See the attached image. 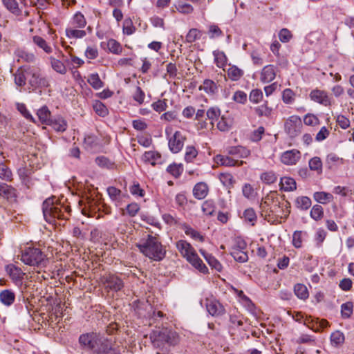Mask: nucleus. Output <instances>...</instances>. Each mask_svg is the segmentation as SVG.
Wrapping results in <instances>:
<instances>
[{
    "mask_svg": "<svg viewBox=\"0 0 354 354\" xmlns=\"http://www.w3.org/2000/svg\"><path fill=\"white\" fill-rule=\"evenodd\" d=\"M150 339L154 347L162 349L166 344L174 346L178 342L177 333L168 328L153 330L150 335Z\"/></svg>",
    "mask_w": 354,
    "mask_h": 354,
    "instance_id": "5",
    "label": "nucleus"
},
{
    "mask_svg": "<svg viewBox=\"0 0 354 354\" xmlns=\"http://www.w3.org/2000/svg\"><path fill=\"white\" fill-rule=\"evenodd\" d=\"M0 197L10 201H15L17 198L16 189L11 185L0 182Z\"/></svg>",
    "mask_w": 354,
    "mask_h": 354,
    "instance_id": "14",
    "label": "nucleus"
},
{
    "mask_svg": "<svg viewBox=\"0 0 354 354\" xmlns=\"http://www.w3.org/2000/svg\"><path fill=\"white\" fill-rule=\"evenodd\" d=\"M199 89L203 90L207 94H214L217 91L216 84L209 79L205 80L203 85L200 86Z\"/></svg>",
    "mask_w": 354,
    "mask_h": 354,
    "instance_id": "31",
    "label": "nucleus"
},
{
    "mask_svg": "<svg viewBox=\"0 0 354 354\" xmlns=\"http://www.w3.org/2000/svg\"><path fill=\"white\" fill-rule=\"evenodd\" d=\"M314 199L322 204H327L333 201V196L328 192H317L313 194Z\"/></svg>",
    "mask_w": 354,
    "mask_h": 354,
    "instance_id": "26",
    "label": "nucleus"
},
{
    "mask_svg": "<svg viewBox=\"0 0 354 354\" xmlns=\"http://www.w3.org/2000/svg\"><path fill=\"white\" fill-rule=\"evenodd\" d=\"M232 99L236 102L240 104H245V102L247 101V95L243 91H238L234 93Z\"/></svg>",
    "mask_w": 354,
    "mask_h": 354,
    "instance_id": "64",
    "label": "nucleus"
},
{
    "mask_svg": "<svg viewBox=\"0 0 354 354\" xmlns=\"http://www.w3.org/2000/svg\"><path fill=\"white\" fill-rule=\"evenodd\" d=\"M301 127V120L297 115L289 117L284 124L286 132L292 138L297 136L300 133Z\"/></svg>",
    "mask_w": 354,
    "mask_h": 354,
    "instance_id": "10",
    "label": "nucleus"
},
{
    "mask_svg": "<svg viewBox=\"0 0 354 354\" xmlns=\"http://www.w3.org/2000/svg\"><path fill=\"white\" fill-rule=\"evenodd\" d=\"M29 88L32 91L46 88L50 86L48 78L44 75L41 70L35 66H28L26 71Z\"/></svg>",
    "mask_w": 354,
    "mask_h": 354,
    "instance_id": "7",
    "label": "nucleus"
},
{
    "mask_svg": "<svg viewBox=\"0 0 354 354\" xmlns=\"http://www.w3.org/2000/svg\"><path fill=\"white\" fill-rule=\"evenodd\" d=\"M310 217L315 221H319L324 216L323 207L319 205H315L310 212Z\"/></svg>",
    "mask_w": 354,
    "mask_h": 354,
    "instance_id": "47",
    "label": "nucleus"
},
{
    "mask_svg": "<svg viewBox=\"0 0 354 354\" xmlns=\"http://www.w3.org/2000/svg\"><path fill=\"white\" fill-rule=\"evenodd\" d=\"M27 71L28 66H23L17 70L14 74V80L17 86L22 87L28 82Z\"/></svg>",
    "mask_w": 354,
    "mask_h": 354,
    "instance_id": "17",
    "label": "nucleus"
},
{
    "mask_svg": "<svg viewBox=\"0 0 354 354\" xmlns=\"http://www.w3.org/2000/svg\"><path fill=\"white\" fill-rule=\"evenodd\" d=\"M290 203L283 199L277 196L276 192H270L264 198H263L260 207L261 209V215L265 216V218L270 221L267 216H270V214L274 216H287L290 211Z\"/></svg>",
    "mask_w": 354,
    "mask_h": 354,
    "instance_id": "1",
    "label": "nucleus"
},
{
    "mask_svg": "<svg viewBox=\"0 0 354 354\" xmlns=\"http://www.w3.org/2000/svg\"><path fill=\"white\" fill-rule=\"evenodd\" d=\"M6 270L10 277L15 281H21L24 278V273L21 269L13 264L6 266Z\"/></svg>",
    "mask_w": 354,
    "mask_h": 354,
    "instance_id": "19",
    "label": "nucleus"
},
{
    "mask_svg": "<svg viewBox=\"0 0 354 354\" xmlns=\"http://www.w3.org/2000/svg\"><path fill=\"white\" fill-rule=\"evenodd\" d=\"M88 82L95 89H99L103 86V82L97 73L91 74L88 77Z\"/></svg>",
    "mask_w": 354,
    "mask_h": 354,
    "instance_id": "44",
    "label": "nucleus"
},
{
    "mask_svg": "<svg viewBox=\"0 0 354 354\" xmlns=\"http://www.w3.org/2000/svg\"><path fill=\"white\" fill-rule=\"evenodd\" d=\"M143 158L145 162H148L152 165H155L156 162L160 158V155L156 151H149L145 153Z\"/></svg>",
    "mask_w": 354,
    "mask_h": 354,
    "instance_id": "45",
    "label": "nucleus"
},
{
    "mask_svg": "<svg viewBox=\"0 0 354 354\" xmlns=\"http://www.w3.org/2000/svg\"><path fill=\"white\" fill-rule=\"evenodd\" d=\"M309 96L311 100L323 106H328L331 105V97L325 91L314 89L310 93Z\"/></svg>",
    "mask_w": 354,
    "mask_h": 354,
    "instance_id": "12",
    "label": "nucleus"
},
{
    "mask_svg": "<svg viewBox=\"0 0 354 354\" xmlns=\"http://www.w3.org/2000/svg\"><path fill=\"white\" fill-rule=\"evenodd\" d=\"M198 151L194 146H187L185 149V160L187 162H191L197 156Z\"/></svg>",
    "mask_w": 354,
    "mask_h": 354,
    "instance_id": "50",
    "label": "nucleus"
},
{
    "mask_svg": "<svg viewBox=\"0 0 354 354\" xmlns=\"http://www.w3.org/2000/svg\"><path fill=\"white\" fill-rule=\"evenodd\" d=\"M201 254L203 256L208 264L216 270L220 272L222 270V266L221 263L212 254L206 252L204 250L201 249Z\"/></svg>",
    "mask_w": 354,
    "mask_h": 354,
    "instance_id": "22",
    "label": "nucleus"
},
{
    "mask_svg": "<svg viewBox=\"0 0 354 354\" xmlns=\"http://www.w3.org/2000/svg\"><path fill=\"white\" fill-rule=\"evenodd\" d=\"M20 260L26 265L40 268L46 267L48 262L46 255L40 249L30 247L21 251Z\"/></svg>",
    "mask_w": 354,
    "mask_h": 354,
    "instance_id": "6",
    "label": "nucleus"
},
{
    "mask_svg": "<svg viewBox=\"0 0 354 354\" xmlns=\"http://www.w3.org/2000/svg\"><path fill=\"white\" fill-rule=\"evenodd\" d=\"M185 232L187 235L190 236L192 238L199 240L201 242L204 241V237L196 230L190 227H186Z\"/></svg>",
    "mask_w": 354,
    "mask_h": 354,
    "instance_id": "61",
    "label": "nucleus"
},
{
    "mask_svg": "<svg viewBox=\"0 0 354 354\" xmlns=\"http://www.w3.org/2000/svg\"><path fill=\"white\" fill-rule=\"evenodd\" d=\"M301 158V153L297 149L288 150L281 156V161L286 165H295Z\"/></svg>",
    "mask_w": 354,
    "mask_h": 354,
    "instance_id": "13",
    "label": "nucleus"
},
{
    "mask_svg": "<svg viewBox=\"0 0 354 354\" xmlns=\"http://www.w3.org/2000/svg\"><path fill=\"white\" fill-rule=\"evenodd\" d=\"M294 292L296 296L301 299H306L308 297V291L304 284L297 283L294 287Z\"/></svg>",
    "mask_w": 354,
    "mask_h": 354,
    "instance_id": "35",
    "label": "nucleus"
},
{
    "mask_svg": "<svg viewBox=\"0 0 354 354\" xmlns=\"http://www.w3.org/2000/svg\"><path fill=\"white\" fill-rule=\"evenodd\" d=\"M15 299V294L11 290H4L0 292V301L4 305H12Z\"/></svg>",
    "mask_w": 354,
    "mask_h": 354,
    "instance_id": "23",
    "label": "nucleus"
},
{
    "mask_svg": "<svg viewBox=\"0 0 354 354\" xmlns=\"http://www.w3.org/2000/svg\"><path fill=\"white\" fill-rule=\"evenodd\" d=\"M282 99L284 103L290 104L295 100V93L290 88H286L283 91Z\"/></svg>",
    "mask_w": 354,
    "mask_h": 354,
    "instance_id": "62",
    "label": "nucleus"
},
{
    "mask_svg": "<svg viewBox=\"0 0 354 354\" xmlns=\"http://www.w3.org/2000/svg\"><path fill=\"white\" fill-rule=\"evenodd\" d=\"M107 48L113 54L119 55L122 53V46L115 39H110L107 42Z\"/></svg>",
    "mask_w": 354,
    "mask_h": 354,
    "instance_id": "42",
    "label": "nucleus"
},
{
    "mask_svg": "<svg viewBox=\"0 0 354 354\" xmlns=\"http://www.w3.org/2000/svg\"><path fill=\"white\" fill-rule=\"evenodd\" d=\"M86 25V21L84 16L81 12L76 13L71 21V26L77 28H83Z\"/></svg>",
    "mask_w": 354,
    "mask_h": 354,
    "instance_id": "34",
    "label": "nucleus"
},
{
    "mask_svg": "<svg viewBox=\"0 0 354 354\" xmlns=\"http://www.w3.org/2000/svg\"><path fill=\"white\" fill-rule=\"evenodd\" d=\"M140 252L149 259L160 261L162 260L166 251L156 236L148 234L147 239H142L136 244Z\"/></svg>",
    "mask_w": 354,
    "mask_h": 354,
    "instance_id": "2",
    "label": "nucleus"
},
{
    "mask_svg": "<svg viewBox=\"0 0 354 354\" xmlns=\"http://www.w3.org/2000/svg\"><path fill=\"white\" fill-rule=\"evenodd\" d=\"M48 125L51 126L55 131L63 132L66 129L67 124L62 118H57L51 120Z\"/></svg>",
    "mask_w": 354,
    "mask_h": 354,
    "instance_id": "32",
    "label": "nucleus"
},
{
    "mask_svg": "<svg viewBox=\"0 0 354 354\" xmlns=\"http://www.w3.org/2000/svg\"><path fill=\"white\" fill-rule=\"evenodd\" d=\"M307 235L306 232L297 230L294 232L292 234V245L296 248H300L302 247L303 237Z\"/></svg>",
    "mask_w": 354,
    "mask_h": 354,
    "instance_id": "38",
    "label": "nucleus"
},
{
    "mask_svg": "<svg viewBox=\"0 0 354 354\" xmlns=\"http://www.w3.org/2000/svg\"><path fill=\"white\" fill-rule=\"evenodd\" d=\"M280 185L281 186V189L285 192H291L297 189L295 179L290 177L285 176L281 178Z\"/></svg>",
    "mask_w": 354,
    "mask_h": 354,
    "instance_id": "25",
    "label": "nucleus"
},
{
    "mask_svg": "<svg viewBox=\"0 0 354 354\" xmlns=\"http://www.w3.org/2000/svg\"><path fill=\"white\" fill-rule=\"evenodd\" d=\"M208 194V186L205 183H197L193 189V194L197 199L201 200L206 197Z\"/></svg>",
    "mask_w": 354,
    "mask_h": 354,
    "instance_id": "20",
    "label": "nucleus"
},
{
    "mask_svg": "<svg viewBox=\"0 0 354 354\" xmlns=\"http://www.w3.org/2000/svg\"><path fill=\"white\" fill-rule=\"evenodd\" d=\"M219 179L224 186L230 189L233 187L235 180L233 176L229 173H222L219 175Z\"/></svg>",
    "mask_w": 354,
    "mask_h": 354,
    "instance_id": "40",
    "label": "nucleus"
},
{
    "mask_svg": "<svg viewBox=\"0 0 354 354\" xmlns=\"http://www.w3.org/2000/svg\"><path fill=\"white\" fill-rule=\"evenodd\" d=\"M243 75V71L236 66H230L227 70L228 77L232 81L239 80Z\"/></svg>",
    "mask_w": 354,
    "mask_h": 354,
    "instance_id": "39",
    "label": "nucleus"
},
{
    "mask_svg": "<svg viewBox=\"0 0 354 354\" xmlns=\"http://www.w3.org/2000/svg\"><path fill=\"white\" fill-rule=\"evenodd\" d=\"M96 354H121L120 351L114 348L112 343L103 339L100 346L96 350Z\"/></svg>",
    "mask_w": 354,
    "mask_h": 354,
    "instance_id": "15",
    "label": "nucleus"
},
{
    "mask_svg": "<svg viewBox=\"0 0 354 354\" xmlns=\"http://www.w3.org/2000/svg\"><path fill=\"white\" fill-rule=\"evenodd\" d=\"M344 342V335L339 330H336L330 335L331 344L335 347L341 346Z\"/></svg>",
    "mask_w": 354,
    "mask_h": 354,
    "instance_id": "37",
    "label": "nucleus"
},
{
    "mask_svg": "<svg viewBox=\"0 0 354 354\" xmlns=\"http://www.w3.org/2000/svg\"><path fill=\"white\" fill-rule=\"evenodd\" d=\"M353 303L351 301H348L346 303L343 304L341 306L342 317L344 319L349 318L353 313Z\"/></svg>",
    "mask_w": 354,
    "mask_h": 354,
    "instance_id": "43",
    "label": "nucleus"
},
{
    "mask_svg": "<svg viewBox=\"0 0 354 354\" xmlns=\"http://www.w3.org/2000/svg\"><path fill=\"white\" fill-rule=\"evenodd\" d=\"M277 179V176L272 171L264 172L261 175V180L268 185L274 183Z\"/></svg>",
    "mask_w": 354,
    "mask_h": 354,
    "instance_id": "56",
    "label": "nucleus"
},
{
    "mask_svg": "<svg viewBox=\"0 0 354 354\" xmlns=\"http://www.w3.org/2000/svg\"><path fill=\"white\" fill-rule=\"evenodd\" d=\"M309 168L312 171H316L317 174H321L322 171V162L319 157H313L309 160Z\"/></svg>",
    "mask_w": 354,
    "mask_h": 354,
    "instance_id": "41",
    "label": "nucleus"
},
{
    "mask_svg": "<svg viewBox=\"0 0 354 354\" xmlns=\"http://www.w3.org/2000/svg\"><path fill=\"white\" fill-rule=\"evenodd\" d=\"M42 211L45 220L52 223L56 218L60 221L67 220L66 214H68L70 209L68 207L55 205L54 198H48L42 204Z\"/></svg>",
    "mask_w": 354,
    "mask_h": 354,
    "instance_id": "3",
    "label": "nucleus"
},
{
    "mask_svg": "<svg viewBox=\"0 0 354 354\" xmlns=\"http://www.w3.org/2000/svg\"><path fill=\"white\" fill-rule=\"evenodd\" d=\"M102 339H99L95 334L86 333L82 335L79 338V342L84 348L93 351L96 353L97 347L100 346Z\"/></svg>",
    "mask_w": 354,
    "mask_h": 354,
    "instance_id": "9",
    "label": "nucleus"
},
{
    "mask_svg": "<svg viewBox=\"0 0 354 354\" xmlns=\"http://www.w3.org/2000/svg\"><path fill=\"white\" fill-rule=\"evenodd\" d=\"M276 77V69L273 65H267L261 71L260 80L263 83L272 82Z\"/></svg>",
    "mask_w": 354,
    "mask_h": 354,
    "instance_id": "16",
    "label": "nucleus"
},
{
    "mask_svg": "<svg viewBox=\"0 0 354 354\" xmlns=\"http://www.w3.org/2000/svg\"><path fill=\"white\" fill-rule=\"evenodd\" d=\"M312 322V329L315 332H319L329 326V323L326 319H316L315 320H313Z\"/></svg>",
    "mask_w": 354,
    "mask_h": 354,
    "instance_id": "51",
    "label": "nucleus"
},
{
    "mask_svg": "<svg viewBox=\"0 0 354 354\" xmlns=\"http://www.w3.org/2000/svg\"><path fill=\"white\" fill-rule=\"evenodd\" d=\"M207 310L212 316H218L224 313L225 309L218 301H209L206 304Z\"/></svg>",
    "mask_w": 354,
    "mask_h": 354,
    "instance_id": "18",
    "label": "nucleus"
},
{
    "mask_svg": "<svg viewBox=\"0 0 354 354\" xmlns=\"http://www.w3.org/2000/svg\"><path fill=\"white\" fill-rule=\"evenodd\" d=\"M66 35L70 39H82L86 35V32L75 27H68L66 29Z\"/></svg>",
    "mask_w": 354,
    "mask_h": 354,
    "instance_id": "27",
    "label": "nucleus"
},
{
    "mask_svg": "<svg viewBox=\"0 0 354 354\" xmlns=\"http://www.w3.org/2000/svg\"><path fill=\"white\" fill-rule=\"evenodd\" d=\"M104 288L108 291L118 292L124 287V282L121 278L113 274H105L102 279Z\"/></svg>",
    "mask_w": 354,
    "mask_h": 354,
    "instance_id": "8",
    "label": "nucleus"
},
{
    "mask_svg": "<svg viewBox=\"0 0 354 354\" xmlns=\"http://www.w3.org/2000/svg\"><path fill=\"white\" fill-rule=\"evenodd\" d=\"M221 111L217 107L209 108L206 113V115L209 120H211V125L213 127V121L218 120L220 116Z\"/></svg>",
    "mask_w": 354,
    "mask_h": 354,
    "instance_id": "54",
    "label": "nucleus"
},
{
    "mask_svg": "<svg viewBox=\"0 0 354 354\" xmlns=\"http://www.w3.org/2000/svg\"><path fill=\"white\" fill-rule=\"evenodd\" d=\"M176 247L182 256L186 258L187 261L196 269L203 274L208 272V268L198 257L194 248L190 243L186 241L180 240L177 242Z\"/></svg>",
    "mask_w": 354,
    "mask_h": 354,
    "instance_id": "4",
    "label": "nucleus"
},
{
    "mask_svg": "<svg viewBox=\"0 0 354 354\" xmlns=\"http://www.w3.org/2000/svg\"><path fill=\"white\" fill-rule=\"evenodd\" d=\"M152 108L157 112H162L167 108V104L165 100H158L151 104Z\"/></svg>",
    "mask_w": 354,
    "mask_h": 354,
    "instance_id": "63",
    "label": "nucleus"
},
{
    "mask_svg": "<svg viewBox=\"0 0 354 354\" xmlns=\"http://www.w3.org/2000/svg\"><path fill=\"white\" fill-rule=\"evenodd\" d=\"M93 108L95 113L101 117H104L109 113L106 106L100 101H95L93 103Z\"/></svg>",
    "mask_w": 354,
    "mask_h": 354,
    "instance_id": "48",
    "label": "nucleus"
},
{
    "mask_svg": "<svg viewBox=\"0 0 354 354\" xmlns=\"http://www.w3.org/2000/svg\"><path fill=\"white\" fill-rule=\"evenodd\" d=\"M107 192L110 198L115 203V205H120L121 201L124 197V194L122 193L121 190L111 186L107 188Z\"/></svg>",
    "mask_w": 354,
    "mask_h": 354,
    "instance_id": "21",
    "label": "nucleus"
},
{
    "mask_svg": "<svg viewBox=\"0 0 354 354\" xmlns=\"http://www.w3.org/2000/svg\"><path fill=\"white\" fill-rule=\"evenodd\" d=\"M311 200L307 196H299L295 200L297 208L301 210H307L311 205Z\"/></svg>",
    "mask_w": 354,
    "mask_h": 354,
    "instance_id": "36",
    "label": "nucleus"
},
{
    "mask_svg": "<svg viewBox=\"0 0 354 354\" xmlns=\"http://www.w3.org/2000/svg\"><path fill=\"white\" fill-rule=\"evenodd\" d=\"M51 67L57 73L64 75L67 72V69L64 64L54 57H49Z\"/></svg>",
    "mask_w": 354,
    "mask_h": 354,
    "instance_id": "28",
    "label": "nucleus"
},
{
    "mask_svg": "<svg viewBox=\"0 0 354 354\" xmlns=\"http://www.w3.org/2000/svg\"><path fill=\"white\" fill-rule=\"evenodd\" d=\"M0 178L8 182L12 180V174L10 169L3 162H0Z\"/></svg>",
    "mask_w": 354,
    "mask_h": 354,
    "instance_id": "33",
    "label": "nucleus"
},
{
    "mask_svg": "<svg viewBox=\"0 0 354 354\" xmlns=\"http://www.w3.org/2000/svg\"><path fill=\"white\" fill-rule=\"evenodd\" d=\"M145 98V93L140 86H136L133 95V99L139 104H142Z\"/></svg>",
    "mask_w": 354,
    "mask_h": 354,
    "instance_id": "59",
    "label": "nucleus"
},
{
    "mask_svg": "<svg viewBox=\"0 0 354 354\" xmlns=\"http://www.w3.org/2000/svg\"><path fill=\"white\" fill-rule=\"evenodd\" d=\"M186 136L180 131H176L169 139L168 145L171 152L176 153L181 151L184 146Z\"/></svg>",
    "mask_w": 354,
    "mask_h": 354,
    "instance_id": "11",
    "label": "nucleus"
},
{
    "mask_svg": "<svg viewBox=\"0 0 354 354\" xmlns=\"http://www.w3.org/2000/svg\"><path fill=\"white\" fill-rule=\"evenodd\" d=\"M15 55L19 58H21L27 62L32 63L35 61V56L34 54L28 53L24 50L17 49L15 51Z\"/></svg>",
    "mask_w": 354,
    "mask_h": 354,
    "instance_id": "46",
    "label": "nucleus"
},
{
    "mask_svg": "<svg viewBox=\"0 0 354 354\" xmlns=\"http://www.w3.org/2000/svg\"><path fill=\"white\" fill-rule=\"evenodd\" d=\"M272 108L268 107L267 102L255 109V112L259 116L269 117L272 113Z\"/></svg>",
    "mask_w": 354,
    "mask_h": 354,
    "instance_id": "53",
    "label": "nucleus"
},
{
    "mask_svg": "<svg viewBox=\"0 0 354 354\" xmlns=\"http://www.w3.org/2000/svg\"><path fill=\"white\" fill-rule=\"evenodd\" d=\"M37 114L39 118V120L42 124L48 125V124L52 120L50 118V111L46 106H44L41 109H39Z\"/></svg>",
    "mask_w": 354,
    "mask_h": 354,
    "instance_id": "29",
    "label": "nucleus"
},
{
    "mask_svg": "<svg viewBox=\"0 0 354 354\" xmlns=\"http://www.w3.org/2000/svg\"><path fill=\"white\" fill-rule=\"evenodd\" d=\"M263 99V93L260 89H253L250 93L249 100L250 102L257 104Z\"/></svg>",
    "mask_w": 354,
    "mask_h": 354,
    "instance_id": "57",
    "label": "nucleus"
},
{
    "mask_svg": "<svg viewBox=\"0 0 354 354\" xmlns=\"http://www.w3.org/2000/svg\"><path fill=\"white\" fill-rule=\"evenodd\" d=\"M214 61L216 66L219 68H223L225 66L227 62V57L223 52H214Z\"/></svg>",
    "mask_w": 354,
    "mask_h": 354,
    "instance_id": "55",
    "label": "nucleus"
},
{
    "mask_svg": "<svg viewBox=\"0 0 354 354\" xmlns=\"http://www.w3.org/2000/svg\"><path fill=\"white\" fill-rule=\"evenodd\" d=\"M243 217L245 221L252 223V225H254L257 219L256 212L252 208L246 209L243 212Z\"/></svg>",
    "mask_w": 354,
    "mask_h": 354,
    "instance_id": "52",
    "label": "nucleus"
},
{
    "mask_svg": "<svg viewBox=\"0 0 354 354\" xmlns=\"http://www.w3.org/2000/svg\"><path fill=\"white\" fill-rule=\"evenodd\" d=\"M333 193L343 197L351 196L352 190L347 187L336 186L333 189Z\"/></svg>",
    "mask_w": 354,
    "mask_h": 354,
    "instance_id": "58",
    "label": "nucleus"
},
{
    "mask_svg": "<svg viewBox=\"0 0 354 354\" xmlns=\"http://www.w3.org/2000/svg\"><path fill=\"white\" fill-rule=\"evenodd\" d=\"M32 40L34 44L42 49L46 53L50 54L53 52V48L41 37L34 36Z\"/></svg>",
    "mask_w": 354,
    "mask_h": 354,
    "instance_id": "30",
    "label": "nucleus"
},
{
    "mask_svg": "<svg viewBox=\"0 0 354 354\" xmlns=\"http://www.w3.org/2000/svg\"><path fill=\"white\" fill-rule=\"evenodd\" d=\"M4 6L12 13H18L19 10L16 0H2Z\"/></svg>",
    "mask_w": 354,
    "mask_h": 354,
    "instance_id": "60",
    "label": "nucleus"
},
{
    "mask_svg": "<svg viewBox=\"0 0 354 354\" xmlns=\"http://www.w3.org/2000/svg\"><path fill=\"white\" fill-rule=\"evenodd\" d=\"M230 254L235 261H239L240 263H244L248 260V256L245 251L232 250Z\"/></svg>",
    "mask_w": 354,
    "mask_h": 354,
    "instance_id": "49",
    "label": "nucleus"
},
{
    "mask_svg": "<svg viewBox=\"0 0 354 354\" xmlns=\"http://www.w3.org/2000/svg\"><path fill=\"white\" fill-rule=\"evenodd\" d=\"M229 154L235 156L237 158H247L250 154V151L245 147L241 146L232 147L229 149Z\"/></svg>",
    "mask_w": 354,
    "mask_h": 354,
    "instance_id": "24",
    "label": "nucleus"
}]
</instances>
